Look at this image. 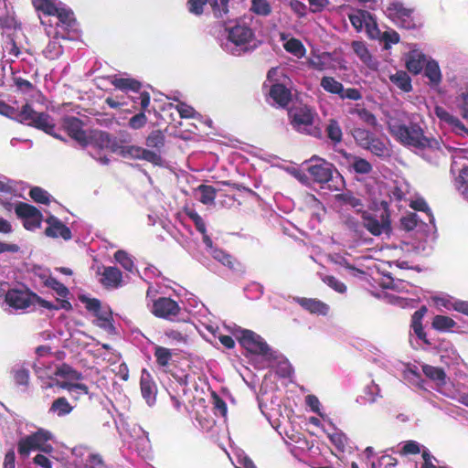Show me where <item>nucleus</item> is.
Here are the masks:
<instances>
[{
    "label": "nucleus",
    "instance_id": "obj_23",
    "mask_svg": "<svg viewBox=\"0 0 468 468\" xmlns=\"http://www.w3.org/2000/svg\"><path fill=\"white\" fill-rule=\"evenodd\" d=\"M102 283L107 287L116 288L121 285L122 272L116 267H107L102 274Z\"/></svg>",
    "mask_w": 468,
    "mask_h": 468
},
{
    "label": "nucleus",
    "instance_id": "obj_1",
    "mask_svg": "<svg viewBox=\"0 0 468 468\" xmlns=\"http://www.w3.org/2000/svg\"><path fill=\"white\" fill-rule=\"evenodd\" d=\"M388 128L390 134L401 144L416 149L434 148L439 143L424 134L422 128L416 122L402 123L398 118L389 117Z\"/></svg>",
    "mask_w": 468,
    "mask_h": 468
},
{
    "label": "nucleus",
    "instance_id": "obj_38",
    "mask_svg": "<svg viewBox=\"0 0 468 468\" xmlns=\"http://www.w3.org/2000/svg\"><path fill=\"white\" fill-rule=\"evenodd\" d=\"M349 164L358 174H368L372 169L371 165L366 159L357 156L350 157Z\"/></svg>",
    "mask_w": 468,
    "mask_h": 468
},
{
    "label": "nucleus",
    "instance_id": "obj_15",
    "mask_svg": "<svg viewBox=\"0 0 468 468\" xmlns=\"http://www.w3.org/2000/svg\"><path fill=\"white\" fill-rule=\"evenodd\" d=\"M48 227L45 229V234L49 238H62L65 240L71 239L70 229L64 225L58 218L50 216L46 219Z\"/></svg>",
    "mask_w": 468,
    "mask_h": 468
},
{
    "label": "nucleus",
    "instance_id": "obj_60",
    "mask_svg": "<svg viewBox=\"0 0 468 468\" xmlns=\"http://www.w3.org/2000/svg\"><path fill=\"white\" fill-rule=\"evenodd\" d=\"M434 113L441 121L445 122L448 124H450L452 122H456L455 117L450 114L444 108L441 106L435 107Z\"/></svg>",
    "mask_w": 468,
    "mask_h": 468
},
{
    "label": "nucleus",
    "instance_id": "obj_17",
    "mask_svg": "<svg viewBox=\"0 0 468 468\" xmlns=\"http://www.w3.org/2000/svg\"><path fill=\"white\" fill-rule=\"evenodd\" d=\"M140 384L144 399L146 400L148 405H153L155 401L156 387L146 370H144L142 373Z\"/></svg>",
    "mask_w": 468,
    "mask_h": 468
},
{
    "label": "nucleus",
    "instance_id": "obj_28",
    "mask_svg": "<svg viewBox=\"0 0 468 468\" xmlns=\"http://www.w3.org/2000/svg\"><path fill=\"white\" fill-rule=\"evenodd\" d=\"M321 87L329 93L336 94L339 96L340 92L343 91V84L333 77L324 76L321 79Z\"/></svg>",
    "mask_w": 468,
    "mask_h": 468
},
{
    "label": "nucleus",
    "instance_id": "obj_57",
    "mask_svg": "<svg viewBox=\"0 0 468 468\" xmlns=\"http://www.w3.org/2000/svg\"><path fill=\"white\" fill-rule=\"evenodd\" d=\"M339 97L342 100L349 99L352 101H358L362 98V95H361V92L357 89H355V88L345 89L343 87V91L340 92Z\"/></svg>",
    "mask_w": 468,
    "mask_h": 468
},
{
    "label": "nucleus",
    "instance_id": "obj_34",
    "mask_svg": "<svg viewBox=\"0 0 468 468\" xmlns=\"http://www.w3.org/2000/svg\"><path fill=\"white\" fill-rule=\"evenodd\" d=\"M352 135L356 142L363 148L369 145V142L374 136L369 131L363 128H354Z\"/></svg>",
    "mask_w": 468,
    "mask_h": 468
},
{
    "label": "nucleus",
    "instance_id": "obj_48",
    "mask_svg": "<svg viewBox=\"0 0 468 468\" xmlns=\"http://www.w3.org/2000/svg\"><path fill=\"white\" fill-rule=\"evenodd\" d=\"M59 21L69 27H70L75 19L73 17V13L69 9H66L61 6V3H58V12H56V15Z\"/></svg>",
    "mask_w": 468,
    "mask_h": 468
},
{
    "label": "nucleus",
    "instance_id": "obj_4",
    "mask_svg": "<svg viewBox=\"0 0 468 468\" xmlns=\"http://www.w3.org/2000/svg\"><path fill=\"white\" fill-rule=\"evenodd\" d=\"M16 119L20 122H26L28 125L43 130L45 133L58 138V135L53 133L55 124L51 117L44 112H37L28 104L22 107L16 116Z\"/></svg>",
    "mask_w": 468,
    "mask_h": 468
},
{
    "label": "nucleus",
    "instance_id": "obj_24",
    "mask_svg": "<svg viewBox=\"0 0 468 468\" xmlns=\"http://www.w3.org/2000/svg\"><path fill=\"white\" fill-rule=\"evenodd\" d=\"M111 83L117 89L123 91H138L141 89V83L131 78H117L116 76L112 77Z\"/></svg>",
    "mask_w": 468,
    "mask_h": 468
},
{
    "label": "nucleus",
    "instance_id": "obj_7",
    "mask_svg": "<svg viewBox=\"0 0 468 468\" xmlns=\"http://www.w3.org/2000/svg\"><path fill=\"white\" fill-rule=\"evenodd\" d=\"M16 215L23 219L24 227L28 230L38 229L42 221L41 212L35 207L19 202L15 207Z\"/></svg>",
    "mask_w": 468,
    "mask_h": 468
},
{
    "label": "nucleus",
    "instance_id": "obj_29",
    "mask_svg": "<svg viewBox=\"0 0 468 468\" xmlns=\"http://www.w3.org/2000/svg\"><path fill=\"white\" fill-rule=\"evenodd\" d=\"M35 8L48 16H55L58 12V4L55 0H33Z\"/></svg>",
    "mask_w": 468,
    "mask_h": 468
},
{
    "label": "nucleus",
    "instance_id": "obj_62",
    "mask_svg": "<svg viewBox=\"0 0 468 468\" xmlns=\"http://www.w3.org/2000/svg\"><path fill=\"white\" fill-rule=\"evenodd\" d=\"M207 0H189L188 9L195 15H200L203 12V7Z\"/></svg>",
    "mask_w": 468,
    "mask_h": 468
},
{
    "label": "nucleus",
    "instance_id": "obj_25",
    "mask_svg": "<svg viewBox=\"0 0 468 468\" xmlns=\"http://www.w3.org/2000/svg\"><path fill=\"white\" fill-rule=\"evenodd\" d=\"M347 112L351 115H356L359 120L370 126L377 125V119L375 115L364 107H360L359 105L350 106Z\"/></svg>",
    "mask_w": 468,
    "mask_h": 468
},
{
    "label": "nucleus",
    "instance_id": "obj_20",
    "mask_svg": "<svg viewBox=\"0 0 468 468\" xmlns=\"http://www.w3.org/2000/svg\"><path fill=\"white\" fill-rule=\"evenodd\" d=\"M271 98L280 106H286L291 100L290 90L282 84H273L270 90Z\"/></svg>",
    "mask_w": 468,
    "mask_h": 468
},
{
    "label": "nucleus",
    "instance_id": "obj_53",
    "mask_svg": "<svg viewBox=\"0 0 468 468\" xmlns=\"http://www.w3.org/2000/svg\"><path fill=\"white\" fill-rule=\"evenodd\" d=\"M145 160L149 163H152L154 165H162L163 160L162 157L156 154L155 152L150 151L148 149L144 148V153H142L141 159Z\"/></svg>",
    "mask_w": 468,
    "mask_h": 468
},
{
    "label": "nucleus",
    "instance_id": "obj_54",
    "mask_svg": "<svg viewBox=\"0 0 468 468\" xmlns=\"http://www.w3.org/2000/svg\"><path fill=\"white\" fill-rule=\"evenodd\" d=\"M400 223L405 230H412L418 224V216L415 213H410L400 219Z\"/></svg>",
    "mask_w": 468,
    "mask_h": 468
},
{
    "label": "nucleus",
    "instance_id": "obj_30",
    "mask_svg": "<svg viewBox=\"0 0 468 468\" xmlns=\"http://www.w3.org/2000/svg\"><path fill=\"white\" fill-rule=\"evenodd\" d=\"M422 371L426 377L437 381L439 384H443L445 382V372L440 367H432L430 365H423Z\"/></svg>",
    "mask_w": 468,
    "mask_h": 468
},
{
    "label": "nucleus",
    "instance_id": "obj_56",
    "mask_svg": "<svg viewBox=\"0 0 468 468\" xmlns=\"http://www.w3.org/2000/svg\"><path fill=\"white\" fill-rule=\"evenodd\" d=\"M147 122V117L144 112L133 116L129 121V126L133 129H140Z\"/></svg>",
    "mask_w": 468,
    "mask_h": 468
},
{
    "label": "nucleus",
    "instance_id": "obj_18",
    "mask_svg": "<svg viewBox=\"0 0 468 468\" xmlns=\"http://www.w3.org/2000/svg\"><path fill=\"white\" fill-rule=\"evenodd\" d=\"M352 49L355 54L361 59L363 63H365L368 68L372 69H376L378 68V62L375 60L369 50L367 49L366 44L361 41H353L352 42Z\"/></svg>",
    "mask_w": 468,
    "mask_h": 468
},
{
    "label": "nucleus",
    "instance_id": "obj_49",
    "mask_svg": "<svg viewBox=\"0 0 468 468\" xmlns=\"http://www.w3.org/2000/svg\"><path fill=\"white\" fill-rule=\"evenodd\" d=\"M29 195H30L31 198L33 200H35L36 202L42 203V204L49 203L50 197H49L48 193L40 187H37V186L33 187L30 190Z\"/></svg>",
    "mask_w": 468,
    "mask_h": 468
},
{
    "label": "nucleus",
    "instance_id": "obj_39",
    "mask_svg": "<svg viewBox=\"0 0 468 468\" xmlns=\"http://www.w3.org/2000/svg\"><path fill=\"white\" fill-rule=\"evenodd\" d=\"M55 385L62 389L68 390L69 392L80 389L83 394H89V388L82 383L72 382L66 379L65 381L55 380Z\"/></svg>",
    "mask_w": 468,
    "mask_h": 468
},
{
    "label": "nucleus",
    "instance_id": "obj_61",
    "mask_svg": "<svg viewBox=\"0 0 468 468\" xmlns=\"http://www.w3.org/2000/svg\"><path fill=\"white\" fill-rule=\"evenodd\" d=\"M344 224L350 229L356 233H359L361 231L362 223H359L355 218L351 216H346L343 218Z\"/></svg>",
    "mask_w": 468,
    "mask_h": 468
},
{
    "label": "nucleus",
    "instance_id": "obj_8",
    "mask_svg": "<svg viewBox=\"0 0 468 468\" xmlns=\"http://www.w3.org/2000/svg\"><path fill=\"white\" fill-rule=\"evenodd\" d=\"M361 219L362 226L374 236L388 233L390 229V222L388 215L381 214L380 218H378L368 211H363Z\"/></svg>",
    "mask_w": 468,
    "mask_h": 468
},
{
    "label": "nucleus",
    "instance_id": "obj_21",
    "mask_svg": "<svg viewBox=\"0 0 468 468\" xmlns=\"http://www.w3.org/2000/svg\"><path fill=\"white\" fill-rule=\"evenodd\" d=\"M335 199L342 205L350 207L356 210V212L362 214L364 205L361 198L354 196L351 192H346L335 196Z\"/></svg>",
    "mask_w": 468,
    "mask_h": 468
},
{
    "label": "nucleus",
    "instance_id": "obj_35",
    "mask_svg": "<svg viewBox=\"0 0 468 468\" xmlns=\"http://www.w3.org/2000/svg\"><path fill=\"white\" fill-rule=\"evenodd\" d=\"M365 149L369 150L371 153L378 156H388L389 154V150L387 145L378 138L374 136L369 142V145Z\"/></svg>",
    "mask_w": 468,
    "mask_h": 468
},
{
    "label": "nucleus",
    "instance_id": "obj_32",
    "mask_svg": "<svg viewBox=\"0 0 468 468\" xmlns=\"http://www.w3.org/2000/svg\"><path fill=\"white\" fill-rule=\"evenodd\" d=\"M390 80L404 91L411 90V83L409 75L405 71H398L390 76Z\"/></svg>",
    "mask_w": 468,
    "mask_h": 468
},
{
    "label": "nucleus",
    "instance_id": "obj_33",
    "mask_svg": "<svg viewBox=\"0 0 468 468\" xmlns=\"http://www.w3.org/2000/svg\"><path fill=\"white\" fill-rule=\"evenodd\" d=\"M456 323L453 319L445 315H436L432 321V326L438 331H448L454 327Z\"/></svg>",
    "mask_w": 468,
    "mask_h": 468
},
{
    "label": "nucleus",
    "instance_id": "obj_40",
    "mask_svg": "<svg viewBox=\"0 0 468 468\" xmlns=\"http://www.w3.org/2000/svg\"><path fill=\"white\" fill-rule=\"evenodd\" d=\"M200 193L199 200L205 205H208L214 202L216 197V190L211 186L201 185L198 187Z\"/></svg>",
    "mask_w": 468,
    "mask_h": 468
},
{
    "label": "nucleus",
    "instance_id": "obj_55",
    "mask_svg": "<svg viewBox=\"0 0 468 468\" xmlns=\"http://www.w3.org/2000/svg\"><path fill=\"white\" fill-rule=\"evenodd\" d=\"M349 19L355 28L358 31L362 30L364 27V22L366 21L365 11H357L356 13L350 15Z\"/></svg>",
    "mask_w": 468,
    "mask_h": 468
},
{
    "label": "nucleus",
    "instance_id": "obj_10",
    "mask_svg": "<svg viewBox=\"0 0 468 468\" xmlns=\"http://www.w3.org/2000/svg\"><path fill=\"white\" fill-rule=\"evenodd\" d=\"M314 160L317 161V163L310 165L308 168L310 175L318 183L329 182L333 177L334 165L315 156L312 158V161Z\"/></svg>",
    "mask_w": 468,
    "mask_h": 468
},
{
    "label": "nucleus",
    "instance_id": "obj_11",
    "mask_svg": "<svg viewBox=\"0 0 468 468\" xmlns=\"http://www.w3.org/2000/svg\"><path fill=\"white\" fill-rule=\"evenodd\" d=\"M180 311L177 303L170 298L161 297L154 302L152 313L161 318L169 319Z\"/></svg>",
    "mask_w": 468,
    "mask_h": 468
},
{
    "label": "nucleus",
    "instance_id": "obj_6",
    "mask_svg": "<svg viewBox=\"0 0 468 468\" xmlns=\"http://www.w3.org/2000/svg\"><path fill=\"white\" fill-rule=\"evenodd\" d=\"M291 123L292 127L302 133L316 136L320 133L319 130L314 125V113L307 107L296 108L290 112Z\"/></svg>",
    "mask_w": 468,
    "mask_h": 468
},
{
    "label": "nucleus",
    "instance_id": "obj_47",
    "mask_svg": "<svg viewBox=\"0 0 468 468\" xmlns=\"http://www.w3.org/2000/svg\"><path fill=\"white\" fill-rule=\"evenodd\" d=\"M321 279L325 284L339 293H344L346 291V286L334 276L324 275Z\"/></svg>",
    "mask_w": 468,
    "mask_h": 468
},
{
    "label": "nucleus",
    "instance_id": "obj_45",
    "mask_svg": "<svg viewBox=\"0 0 468 468\" xmlns=\"http://www.w3.org/2000/svg\"><path fill=\"white\" fill-rule=\"evenodd\" d=\"M114 258L126 271H133L134 264L126 251L122 250H117L114 254Z\"/></svg>",
    "mask_w": 468,
    "mask_h": 468
},
{
    "label": "nucleus",
    "instance_id": "obj_31",
    "mask_svg": "<svg viewBox=\"0 0 468 468\" xmlns=\"http://www.w3.org/2000/svg\"><path fill=\"white\" fill-rule=\"evenodd\" d=\"M55 375L62 377L72 382L83 379V376L80 372L76 371L68 365H62L57 368Z\"/></svg>",
    "mask_w": 468,
    "mask_h": 468
},
{
    "label": "nucleus",
    "instance_id": "obj_58",
    "mask_svg": "<svg viewBox=\"0 0 468 468\" xmlns=\"http://www.w3.org/2000/svg\"><path fill=\"white\" fill-rule=\"evenodd\" d=\"M14 378L16 383L18 385H27L29 375L28 371L25 368L19 367L14 370Z\"/></svg>",
    "mask_w": 468,
    "mask_h": 468
},
{
    "label": "nucleus",
    "instance_id": "obj_64",
    "mask_svg": "<svg viewBox=\"0 0 468 468\" xmlns=\"http://www.w3.org/2000/svg\"><path fill=\"white\" fill-rule=\"evenodd\" d=\"M459 107L463 118L468 119V92L463 93L459 98Z\"/></svg>",
    "mask_w": 468,
    "mask_h": 468
},
{
    "label": "nucleus",
    "instance_id": "obj_13",
    "mask_svg": "<svg viewBox=\"0 0 468 468\" xmlns=\"http://www.w3.org/2000/svg\"><path fill=\"white\" fill-rule=\"evenodd\" d=\"M387 16L396 23H400L402 27L410 28L413 23L410 20L412 10L406 8L400 3H392L387 8Z\"/></svg>",
    "mask_w": 468,
    "mask_h": 468
},
{
    "label": "nucleus",
    "instance_id": "obj_44",
    "mask_svg": "<svg viewBox=\"0 0 468 468\" xmlns=\"http://www.w3.org/2000/svg\"><path fill=\"white\" fill-rule=\"evenodd\" d=\"M409 185L406 182L397 183L394 188L391 190L390 197L397 201H401L407 198L409 194Z\"/></svg>",
    "mask_w": 468,
    "mask_h": 468
},
{
    "label": "nucleus",
    "instance_id": "obj_26",
    "mask_svg": "<svg viewBox=\"0 0 468 468\" xmlns=\"http://www.w3.org/2000/svg\"><path fill=\"white\" fill-rule=\"evenodd\" d=\"M117 150L114 153H117L121 156L124 158L131 159H141L142 153H144V148L137 145H124L117 143Z\"/></svg>",
    "mask_w": 468,
    "mask_h": 468
},
{
    "label": "nucleus",
    "instance_id": "obj_22",
    "mask_svg": "<svg viewBox=\"0 0 468 468\" xmlns=\"http://www.w3.org/2000/svg\"><path fill=\"white\" fill-rule=\"evenodd\" d=\"M73 410V407L69 404L68 399L64 397L56 399L50 408L48 413L56 415L57 417H64Z\"/></svg>",
    "mask_w": 468,
    "mask_h": 468
},
{
    "label": "nucleus",
    "instance_id": "obj_50",
    "mask_svg": "<svg viewBox=\"0 0 468 468\" xmlns=\"http://www.w3.org/2000/svg\"><path fill=\"white\" fill-rule=\"evenodd\" d=\"M207 2H209L210 5L213 7L216 16L221 17L229 11V0H207Z\"/></svg>",
    "mask_w": 468,
    "mask_h": 468
},
{
    "label": "nucleus",
    "instance_id": "obj_14",
    "mask_svg": "<svg viewBox=\"0 0 468 468\" xmlns=\"http://www.w3.org/2000/svg\"><path fill=\"white\" fill-rule=\"evenodd\" d=\"M117 140L112 139L106 132L92 130L88 133V144H93L98 148H108L114 153L117 150Z\"/></svg>",
    "mask_w": 468,
    "mask_h": 468
},
{
    "label": "nucleus",
    "instance_id": "obj_27",
    "mask_svg": "<svg viewBox=\"0 0 468 468\" xmlns=\"http://www.w3.org/2000/svg\"><path fill=\"white\" fill-rule=\"evenodd\" d=\"M210 254L216 261L221 262L230 270H239V268L241 267V265L236 261V260L233 259L231 255L228 254L222 250L214 249L212 251H210Z\"/></svg>",
    "mask_w": 468,
    "mask_h": 468
},
{
    "label": "nucleus",
    "instance_id": "obj_42",
    "mask_svg": "<svg viewBox=\"0 0 468 468\" xmlns=\"http://www.w3.org/2000/svg\"><path fill=\"white\" fill-rule=\"evenodd\" d=\"M250 10L257 15L266 16L271 14V7L268 0H252Z\"/></svg>",
    "mask_w": 468,
    "mask_h": 468
},
{
    "label": "nucleus",
    "instance_id": "obj_41",
    "mask_svg": "<svg viewBox=\"0 0 468 468\" xmlns=\"http://www.w3.org/2000/svg\"><path fill=\"white\" fill-rule=\"evenodd\" d=\"M456 186L462 191L463 197L468 200V166L461 169L458 177L456 178Z\"/></svg>",
    "mask_w": 468,
    "mask_h": 468
},
{
    "label": "nucleus",
    "instance_id": "obj_52",
    "mask_svg": "<svg viewBox=\"0 0 468 468\" xmlns=\"http://www.w3.org/2000/svg\"><path fill=\"white\" fill-rule=\"evenodd\" d=\"M97 317L96 324L104 329H109L112 327L111 323V314L107 311H100L99 313L94 314Z\"/></svg>",
    "mask_w": 468,
    "mask_h": 468
},
{
    "label": "nucleus",
    "instance_id": "obj_46",
    "mask_svg": "<svg viewBox=\"0 0 468 468\" xmlns=\"http://www.w3.org/2000/svg\"><path fill=\"white\" fill-rule=\"evenodd\" d=\"M154 356L156 357L157 363L162 367L167 366L172 357L171 351L168 348L163 346H155Z\"/></svg>",
    "mask_w": 468,
    "mask_h": 468
},
{
    "label": "nucleus",
    "instance_id": "obj_63",
    "mask_svg": "<svg viewBox=\"0 0 468 468\" xmlns=\"http://www.w3.org/2000/svg\"><path fill=\"white\" fill-rule=\"evenodd\" d=\"M379 396V388L376 384H372L367 387L366 393V400L369 403H374L377 400V398Z\"/></svg>",
    "mask_w": 468,
    "mask_h": 468
},
{
    "label": "nucleus",
    "instance_id": "obj_5",
    "mask_svg": "<svg viewBox=\"0 0 468 468\" xmlns=\"http://www.w3.org/2000/svg\"><path fill=\"white\" fill-rule=\"evenodd\" d=\"M52 438V434L44 429L21 439L18 442V452L24 458L29 455L31 451L49 452L51 446L47 441Z\"/></svg>",
    "mask_w": 468,
    "mask_h": 468
},
{
    "label": "nucleus",
    "instance_id": "obj_9",
    "mask_svg": "<svg viewBox=\"0 0 468 468\" xmlns=\"http://www.w3.org/2000/svg\"><path fill=\"white\" fill-rule=\"evenodd\" d=\"M62 125L68 134L81 145H88V133L83 130L82 122L73 116L65 117Z\"/></svg>",
    "mask_w": 468,
    "mask_h": 468
},
{
    "label": "nucleus",
    "instance_id": "obj_12",
    "mask_svg": "<svg viewBox=\"0 0 468 468\" xmlns=\"http://www.w3.org/2000/svg\"><path fill=\"white\" fill-rule=\"evenodd\" d=\"M33 296L27 291L9 290L5 297V303L15 310H24L32 304Z\"/></svg>",
    "mask_w": 468,
    "mask_h": 468
},
{
    "label": "nucleus",
    "instance_id": "obj_59",
    "mask_svg": "<svg viewBox=\"0 0 468 468\" xmlns=\"http://www.w3.org/2000/svg\"><path fill=\"white\" fill-rule=\"evenodd\" d=\"M176 110L182 118H193L196 114L193 107L183 102L176 105Z\"/></svg>",
    "mask_w": 468,
    "mask_h": 468
},
{
    "label": "nucleus",
    "instance_id": "obj_51",
    "mask_svg": "<svg viewBox=\"0 0 468 468\" xmlns=\"http://www.w3.org/2000/svg\"><path fill=\"white\" fill-rule=\"evenodd\" d=\"M326 131H327L328 137L332 141H334L335 143H338L341 141L342 131H341L340 126L338 125V123L335 121L330 122V123L328 124V126L326 128Z\"/></svg>",
    "mask_w": 468,
    "mask_h": 468
},
{
    "label": "nucleus",
    "instance_id": "obj_36",
    "mask_svg": "<svg viewBox=\"0 0 468 468\" xmlns=\"http://www.w3.org/2000/svg\"><path fill=\"white\" fill-rule=\"evenodd\" d=\"M146 145L160 150L165 145V135L159 130L153 131L146 138Z\"/></svg>",
    "mask_w": 468,
    "mask_h": 468
},
{
    "label": "nucleus",
    "instance_id": "obj_19",
    "mask_svg": "<svg viewBox=\"0 0 468 468\" xmlns=\"http://www.w3.org/2000/svg\"><path fill=\"white\" fill-rule=\"evenodd\" d=\"M426 58L425 56L418 51V50H412L409 54V58L406 62L407 69L414 74L420 73L424 65H426Z\"/></svg>",
    "mask_w": 468,
    "mask_h": 468
},
{
    "label": "nucleus",
    "instance_id": "obj_43",
    "mask_svg": "<svg viewBox=\"0 0 468 468\" xmlns=\"http://www.w3.org/2000/svg\"><path fill=\"white\" fill-rule=\"evenodd\" d=\"M425 74L434 83H439L441 79L439 65L435 61L426 63Z\"/></svg>",
    "mask_w": 468,
    "mask_h": 468
},
{
    "label": "nucleus",
    "instance_id": "obj_2",
    "mask_svg": "<svg viewBox=\"0 0 468 468\" xmlns=\"http://www.w3.org/2000/svg\"><path fill=\"white\" fill-rule=\"evenodd\" d=\"M258 47L252 29L243 21H239L233 27L227 28V42L225 48L233 55L253 50Z\"/></svg>",
    "mask_w": 468,
    "mask_h": 468
},
{
    "label": "nucleus",
    "instance_id": "obj_37",
    "mask_svg": "<svg viewBox=\"0 0 468 468\" xmlns=\"http://www.w3.org/2000/svg\"><path fill=\"white\" fill-rule=\"evenodd\" d=\"M286 51L293 54L297 58H303L305 54V48L302 42L296 38H291L283 45Z\"/></svg>",
    "mask_w": 468,
    "mask_h": 468
},
{
    "label": "nucleus",
    "instance_id": "obj_3",
    "mask_svg": "<svg viewBox=\"0 0 468 468\" xmlns=\"http://www.w3.org/2000/svg\"><path fill=\"white\" fill-rule=\"evenodd\" d=\"M236 336L248 352L261 356L268 360L274 358V354L268 344L256 333L239 328L236 331Z\"/></svg>",
    "mask_w": 468,
    "mask_h": 468
},
{
    "label": "nucleus",
    "instance_id": "obj_16",
    "mask_svg": "<svg viewBox=\"0 0 468 468\" xmlns=\"http://www.w3.org/2000/svg\"><path fill=\"white\" fill-rule=\"evenodd\" d=\"M294 300L311 314L326 315L329 311L328 304L318 299L297 297Z\"/></svg>",
    "mask_w": 468,
    "mask_h": 468
}]
</instances>
